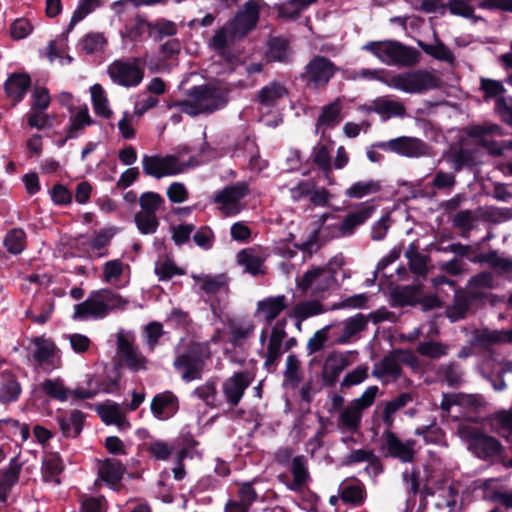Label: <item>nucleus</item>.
I'll return each instance as SVG.
<instances>
[{
    "mask_svg": "<svg viewBox=\"0 0 512 512\" xmlns=\"http://www.w3.org/2000/svg\"><path fill=\"white\" fill-rule=\"evenodd\" d=\"M368 320L362 314L358 313L353 317L347 318L344 321V328L342 334L336 339L337 344H347L351 338L367 328Z\"/></svg>",
    "mask_w": 512,
    "mask_h": 512,
    "instance_id": "nucleus-32",
    "label": "nucleus"
},
{
    "mask_svg": "<svg viewBox=\"0 0 512 512\" xmlns=\"http://www.w3.org/2000/svg\"><path fill=\"white\" fill-rule=\"evenodd\" d=\"M288 94L286 87L278 81L263 86L257 94V101L265 107H273Z\"/></svg>",
    "mask_w": 512,
    "mask_h": 512,
    "instance_id": "nucleus-31",
    "label": "nucleus"
},
{
    "mask_svg": "<svg viewBox=\"0 0 512 512\" xmlns=\"http://www.w3.org/2000/svg\"><path fill=\"white\" fill-rule=\"evenodd\" d=\"M259 0H248L232 19L227 23L229 26V37L231 42L241 40L252 31L259 20Z\"/></svg>",
    "mask_w": 512,
    "mask_h": 512,
    "instance_id": "nucleus-6",
    "label": "nucleus"
},
{
    "mask_svg": "<svg viewBox=\"0 0 512 512\" xmlns=\"http://www.w3.org/2000/svg\"><path fill=\"white\" fill-rule=\"evenodd\" d=\"M252 381L253 377L247 370L235 372L225 379L222 383V393L230 409L239 405Z\"/></svg>",
    "mask_w": 512,
    "mask_h": 512,
    "instance_id": "nucleus-14",
    "label": "nucleus"
},
{
    "mask_svg": "<svg viewBox=\"0 0 512 512\" xmlns=\"http://www.w3.org/2000/svg\"><path fill=\"white\" fill-rule=\"evenodd\" d=\"M467 443L472 454L484 461L497 463V460L505 452L503 445L497 438L479 429H474L467 434Z\"/></svg>",
    "mask_w": 512,
    "mask_h": 512,
    "instance_id": "nucleus-7",
    "label": "nucleus"
},
{
    "mask_svg": "<svg viewBox=\"0 0 512 512\" xmlns=\"http://www.w3.org/2000/svg\"><path fill=\"white\" fill-rule=\"evenodd\" d=\"M192 159L189 163L181 164L179 159L175 155H144L142 157V168L143 172L147 176L161 179L165 176H172L180 174L186 167H189Z\"/></svg>",
    "mask_w": 512,
    "mask_h": 512,
    "instance_id": "nucleus-9",
    "label": "nucleus"
},
{
    "mask_svg": "<svg viewBox=\"0 0 512 512\" xmlns=\"http://www.w3.org/2000/svg\"><path fill=\"white\" fill-rule=\"evenodd\" d=\"M341 106L337 101L325 105L321 109V113L317 119L318 126H329L340 121L339 115Z\"/></svg>",
    "mask_w": 512,
    "mask_h": 512,
    "instance_id": "nucleus-59",
    "label": "nucleus"
},
{
    "mask_svg": "<svg viewBox=\"0 0 512 512\" xmlns=\"http://www.w3.org/2000/svg\"><path fill=\"white\" fill-rule=\"evenodd\" d=\"M187 95V100L168 101L167 108L180 107L182 113L196 117L200 114H211L227 104L224 93L219 88L207 84L191 87Z\"/></svg>",
    "mask_w": 512,
    "mask_h": 512,
    "instance_id": "nucleus-1",
    "label": "nucleus"
},
{
    "mask_svg": "<svg viewBox=\"0 0 512 512\" xmlns=\"http://www.w3.org/2000/svg\"><path fill=\"white\" fill-rule=\"evenodd\" d=\"M288 308L287 297L285 295H277L264 298L257 303V312L264 313L265 321L270 325L282 311Z\"/></svg>",
    "mask_w": 512,
    "mask_h": 512,
    "instance_id": "nucleus-25",
    "label": "nucleus"
},
{
    "mask_svg": "<svg viewBox=\"0 0 512 512\" xmlns=\"http://www.w3.org/2000/svg\"><path fill=\"white\" fill-rule=\"evenodd\" d=\"M266 56L270 62L288 63L290 61L289 41L283 37L271 38Z\"/></svg>",
    "mask_w": 512,
    "mask_h": 512,
    "instance_id": "nucleus-33",
    "label": "nucleus"
},
{
    "mask_svg": "<svg viewBox=\"0 0 512 512\" xmlns=\"http://www.w3.org/2000/svg\"><path fill=\"white\" fill-rule=\"evenodd\" d=\"M323 312V305L319 301L306 300L297 303L288 316L299 321H304L309 317L319 315Z\"/></svg>",
    "mask_w": 512,
    "mask_h": 512,
    "instance_id": "nucleus-39",
    "label": "nucleus"
},
{
    "mask_svg": "<svg viewBox=\"0 0 512 512\" xmlns=\"http://www.w3.org/2000/svg\"><path fill=\"white\" fill-rule=\"evenodd\" d=\"M94 295L105 306V317L115 309H124L128 304V300L117 294L111 289L94 290Z\"/></svg>",
    "mask_w": 512,
    "mask_h": 512,
    "instance_id": "nucleus-42",
    "label": "nucleus"
},
{
    "mask_svg": "<svg viewBox=\"0 0 512 512\" xmlns=\"http://www.w3.org/2000/svg\"><path fill=\"white\" fill-rule=\"evenodd\" d=\"M367 496L365 485L358 479L345 480L339 486V497L345 504L361 506Z\"/></svg>",
    "mask_w": 512,
    "mask_h": 512,
    "instance_id": "nucleus-22",
    "label": "nucleus"
},
{
    "mask_svg": "<svg viewBox=\"0 0 512 512\" xmlns=\"http://www.w3.org/2000/svg\"><path fill=\"white\" fill-rule=\"evenodd\" d=\"M417 352L431 359H439L448 353V347L441 342L433 340L420 342L417 346Z\"/></svg>",
    "mask_w": 512,
    "mask_h": 512,
    "instance_id": "nucleus-56",
    "label": "nucleus"
},
{
    "mask_svg": "<svg viewBox=\"0 0 512 512\" xmlns=\"http://www.w3.org/2000/svg\"><path fill=\"white\" fill-rule=\"evenodd\" d=\"M150 409L158 420H168L179 410L178 397L172 391L158 393L153 397Z\"/></svg>",
    "mask_w": 512,
    "mask_h": 512,
    "instance_id": "nucleus-17",
    "label": "nucleus"
},
{
    "mask_svg": "<svg viewBox=\"0 0 512 512\" xmlns=\"http://www.w3.org/2000/svg\"><path fill=\"white\" fill-rule=\"evenodd\" d=\"M499 130V126L497 124L491 125H470L464 128V133L469 137L478 140V143L487 147L488 142L485 138L488 135H492Z\"/></svg>",
    "mask_w": 512,
    "mask_h": 512,
    "instance_id": "nucleus-51",
    "label": "nucleus"
},
{
    "mask_svg": "<svg viewBox=\"0 0 512 512\" xmlns=\"http://www.w3.org/2000/svg\"><path fill=\"white\" fill-rule=\"evenodd\" d=\"M449 160L452 163L454 172H460L464 168L472 170L477 164L476 152L462 147L455 150Z\"/></svg>",
    "mask_w": 512,
    "mask_h": 512,
    "instance_id": "nucleus-41",
    "label": "nucleus"
},
{
    "mask_svg": "<svg viewBox=\"0 0 512 512\" xmlns=\"http://www.w3.org/2000/svg\"><path fill=\"white\" fill-rule=\"evenodd\" d=\"M290 471L292 473L293 480L291 482H287L286 487L294 492H303L304 487L310 480L307 460L304 455H298L292 458Z\"/></svg>",
    "mask_w": 512,
    "mask_h": 512,
    "instance_id": "nucleus-24",
    "label": "nucleus"
},
{
    "mask_svg": "<svg viewBox=\"0 0 512 512\" xmlns=\"http://www.w3.org/2000/svg\"><path fill=\"white\" fill-rule=\"evenodd\" d=\"M381 188L379 180L357 181L345 190V196L351 199H361L367 195L378 193Z\"/></svg>",
    "mask_w": 512,
    "mask_h": 512,
    "instance_id": "nucleus-38",
    "label": "nucleus"
},
{
    "mask_svg": "<svg viewBox=\"0 0 512 512\" xmlns=\"http://www.w3.org/2000/svg\"><path fill=\"white\" fill-rule=\"evenodd\" d=\"M312 158L313 162L318 166L320 170L324 172L326 176L331 173V156L326 145L317 144L313 148Z\"/></svg>",
    "mask_w": 512,
    "mask_h": 512,
    "instance_id": "nucleus-58",
    "label": "nucleus"
},
{
    "mask_svg": "<svg viewBox=\"0 0 512 512\" xmlns=\"http://www.w3.org/2000/svg\"><path fill=\"white\" fill-rule=\"evenodd\" d=\"M107 73L111 80L123 87H136L144 77V69L141 67L139 58L131 60H115L107 69Z\"/></svg>",
    "mask_w": 512,
    "mask_h": 512,
    "instance_id": "nucleus-10",
    "label": "nucleus"
},
{
    "mask_svg": "<svg viewBox=\"0 0 512 512\" xmlns=\"http://www.w3.org/2000/svg\"><path fill=\"white\" fill-rule=\"evenodd\" d=\"M255 330L253 321H247L244 325H232L229 331V343L233 347H239L243 341L249 338Z\"/></svg>",
    "mask_w": 512,
    "mask_h": 512,
    "instance_id": "nucleus-52",
    "label": "nucleus"
},
{
    "mask_svg": "<svg viewBox=\"0 0 512 512\" xmlns=\"http://www.w3.org/2000/svg\"><path fill=\"white\" fill-rule=\"evenodd\" d=\"M134 221L139 232L144 235L155 233L160 224L156 215L142 212L134 215Z\"/></svg>",
    "mask_w": 512,
    "mask_h": 512,
    "instance_id": "nucleus-57",
    "label": "nucleus"
},
{
    "mask_svg": "<svg viewBox=\"0 0 512 512\" xmlns=\"http://www.w3.org/2000/svg\"><path fill=\"white\" fill-rule=\"evenodd\" d=\"M234 154L239 157L243 156L249 159V166L254 168L260 158L259 147L255 139L250 136H245L242 140L238 141L235 146Z\"/></svg>",
    "mask_w": 512,
    "mask_h": 512,
    "instance_id": "nucleus-37",
    "label": "nucleus"
},
{
    "mask_svg": "<svg viewBox=\"0 0 512 512\" xmlns=\"http://www.w3.org/2000/svg\"><path fill=\"white\" fill-rule=\"evenodd\" d=\"M419 289L413 285L396 286L390 292V305L394 308L415 306L418 303Z\"/></svg>",
    "mask_w": 512,
    "mask_h": 512,
    "instance_id": "nucleus-27",
    "label": "nucleus"
},
{
    "mask_svg": "<svg viewBox=\"0 0 512 512\" xmlns=\"http://www.w3.org/2000/svg\"><path fill=\"white\" fill-rule=\"evenodd\" d=\"M375 210V205L369 201L357 204L354 210L344 216L341 224L334 226L338 231V236H352L358 227L364 225L372 217Z\"/></svg>",
    "mask_w": 512,
    "mask_h": 512,
    "instance_id": "nucleus-15",
    "label": "nucleus"
},
{
    "mask_svg": "<svg viewBox=\"0 0 512 512\" xmlns=\"http://www.w3.org/2000/svg\"><path fill=\"white\" fill-rule=\"evenodd\" d=\"M495 111L503 123L512 127V97H498L495 100Z\"/></svg>",
    "mask_w": 512,
    "mask_h": 512,
    "instance_id": "nucleus-64",
    "label": "nucleus"
},
{
    "mask_svg": "<svg viewBox=\"0 0 512 512\" xmlns=\"http://www.w3.org/2000/svg\"><path fill=\"white\" fill-rule=\"evenodd\" d=\"M368 378V367L366 365L357 366L353 371L348 372L340 383V390L343 392L352 386L362 383Z\"/></svg>",
    "mask_w": 512,
    "mask_h": 512,
    "instance_id": "nucleus-62",
    "label": "nucleus"
},
{
    "mask_svg": "<svg viewBox=\"0 0 512 512\" xmlns=\"http://www.w3.org/2000/svg\"><path fill=\"white\" fill-rule=\"evenodd\" d=\"M32 80L29 74L23 72H14L8 76L4 83V91L6 96L12 100L14 105L20 103L28 90L30 89Z\"/></svg>",
    "mask_w": 512,
    "mask_h": 512,
    "instance_id": "nucleus-19",
    "label": "nucleus"
},
{
    "mask_svg": "<svg viewBox=\"0 0 512 512\" xmlns=\"http://www.w3.org/2000/svg\"><path fill=\"white\" fill-rule=\"evenodd\" d=\"M476 221V217L473 214V211L466 209L458 211L453 219L452 224L454 228L461 230V236L463 238H468L470 232L474 229V222Z\"/></svg>",
    "mask_w": 512,
    "mask_h": 512,
    "instance_id": "nucleus-49",
    "label": "nucleus"
},
{
    "mask_svg": "<svg viewBox=\"0 0 512 512\" xmlns=\"http://www.w3.org/2000/svg\"><path fill=\"white\" fill-rule=\"evenodd\" d=\"M21 385L11 371L0 373V403L8 404L18 400L21 394Z\"/></svg>",
    "mask_w": 512,
    "mask_h": 512,
    "instance_id": "nucleus-26",
    "label": "nucleus"
},
{
    "mask_svg": "<svg viewBox=\"0 0 512 512\" xmlns=\"http://www.w3.org/2000/svg\"><path fill=\"white\" fill-rule=\"evenodd\" d=\"M209 342L191 341L178 352L173 361L174 369L180 373L181 380L189 383L203 377L206 361L211 358Z\"/></svg>",
    "mask_w": 512,
    "mask_h": 512,
    "instance_id": "nucleus-2",
    "label": "nucleus"
},
{
    "mask_svg": "<svg viewBox=\"0 0 512 512\" xmlns=\"http://www.w3.org/2000/svg\"><path fill=\"white\" fill-rule=\"evenodd\" d=\"M90 91L95 114L104 119H110L113 112L109 108V101L104 88L100 84L96 83L90 88Z\"/></svg>",
    "mask_w": 512,
    "mask_h": 512,
    "instance_id": "nucleus-34",
    "label": "nucleus"
},
{
    "mask_svg": "<svg viewBox=\"0 0 512 512\" xmlns=\"http://www.w3.org/2000/svg\"><path fill=\"white\" fill-rule=\"evenodd\" d=\"M436 374L449 387H457L461 383V371L457 362L440 365Z\"/></svg>",
    "mask_w": 512,
    "mask_h": 512,
    "instance_id": "nucleus-48",
    "label": "nucleus"
},
{
    "mask_svg": "<svg viewBox=\"0 0 512 512\" xmlns=\"http://www.w3.org/2000/svg\"><path fill=\"white\" fill-rule=\"evenodd\" d=\"M237 260L238 263L244 267L245 272L251 274L252 276H258L265 273L262 269L264 259L259 255L243 249L238 253Z\"/></svg>",
    "mask_w": 512,
    "mask_h": 512,
    "instance_id": "nucleus-43",
    "label": "nucleus"
},
{
    "mask_svg": "<svg viewBox=\"0 0 512 512\" xmlns=\"http://www.w3.org/2000/svg\"><path fill=\"white\" fill-rule=\"evenodd\" d=\"M373 104V111L380 115H385L387 118L392 116L403 117L406 112L404 104L399 101L377 98Z\"/></svg>",
    "mask_w": 512,
    "mask_h": 512,
    "instance_id": "nucleus-45",
    "label": "nucleus"
},
{
    "mask_svg": "<svg viewBox=\"0 0 512 512\" xmlns=\"http://www.w3.org/2000/svg\"><path fill=\"white\" fill-rule=\"evenodd\" d=\"M318 0H286L283 3L275 5L274 9L277 16L284 20H295L310 5Z\"/></svg>",
    "mask_w": 512,
    "mask_h": 512,
    "instance_id": "nucleus-29",
    "label": "nucleus"
},
{
    "mask_svg": "<svg viewBox=\"0 0 512 512\" xmlns=\"http://www.w3.org/2000/svg\"><path fill=\"white\" fill-rule=\"evenodd\" d=\"M41 387L46 395L61 402L66 401L69 394L71 393L70 390L64 386L63 381L59 378L46 379L41 384Z\"/></svg>",
    "mask_w": 512,
    "mask_h": 512,
    "instance_id": "nucleus-50",
    "label": "nucleus"
},
{
    "mask_svg": "<svg viewBox=\"0 0 512 512\" xmlns=\"http://www.w3.org/2000/svg\"><path fill=\"white\" fill-rule=\"evenodd\" d=\"M72 318L76 321H84L89 318H105V306L94 295V290L90 293L89 297L85 301L74 306V313Z\"/></svg>",
    "mask_w": 512,
    "mask_h": 512,
    "instance_id": "nucleus-21",
    "label": "nucleus"
},
{
    "mask_svg": "<svg viewBox=\"0 0 512 512\" xmlns=\"http://www.w3.org/2000/svg\"><path fill=\"white\" fill-rule=\"evenodd\" d=\"M85 414L81 410H73L69 414V416H59L57 417L58 424L60 426L61 432L65 437L75 438L80 435L83 424H84Z\"/></svg>",
    "mask_w": 512,
    "mask_h": 512,
    "instance_id": "nucleus-28",
    "label": "nucleus"
},
{
    "mask_svg": "<svg viewBox=\"0 0 512 512\" xmlns=\"http://www.w3.org/2000/svg\"><path fill=\"white\" fill-rule=\"evenodd\" d=\"M249 194V186L246 182H237L225 186L218 191L213 198V202L219 204V211L225 217H231L239 214L242 210L240 201Z\"/></svg>",
    "mask_w": 512,
    "mask_h": 512,
    "instance_id": "nucleus-12",
    "label": "nucleus"
},
{
    "mask_svg": "<svg viewBox=\"0 0 512 512\" xmlns=\"http://www.w3.org/2000/svg\"><path fill=\"white\" fill-rule=\"evenodd\" d=\"M184 270L178 267L171 259H166L155 266V274L159 281H169L174 276L184 275Z\"/></svg>",
    "mask_w": 512,
    "mask_h": 512,
    "instance_id": "nucleus-61",
    "label": "nucleus"
},
{
    "mask_svg": "<svg viewBox=\"0 0 512 512\" xmlns=\"http://www.w3.org/2000/svg\"><path fill=\"white\" fill-rule=\"evenodd\" d=\"M117 350L131 371L138 372L147 369V358L138 352L133 341L127 339L122 333L117 335Z\"/></svg>",
    "mask_w": 512,
    "mask_h": 512,
    "instance_id": "nucleus-16",
    "label": "nucleus"
},
{
    "mask_svg": "<svg viewBox=\"0 0 512 512\" xmlns=\"http://www.w3.org/2000/svg\"><path fill=\"white\" fill-rule=\"evenodd\" d=\"M164 202L165 200L160 194L152 191L144 192L139 197L140 212L156 215Z\"/></svg>",
    "mask_w": 512,
    "mask_h": 512,
    "instance_id": "nucleus-54",
    "label": "nucleus"
},
{
    "mask_svg": "<svg viewBox=\"0 0 512 512\" xmlns=\"http://www.w3.org/2000/svg\"><path fill=\"white\" fill-rule=\"evenodd\" d=\"M125 473V465L116 458L104 459L98 469L99 478L110 487L117 486Z\"/></svg>",
    "mask_w": 512,
    "mask_h": 512,
    "instance_id": "nucleus-23",
    "label": "nucleus"
},
{
    "mask_svg": "<svg viewBox=\"0 0 512 512\" xmlns=\"http://www.w3.org/2000/svg\"><path fill=\"white\" fill-rule=\"evenodd\" d=\"M55 308V301L51 298H45L38 308L39 313L34 314L32 309L26 311V317L29 318L32 322L37 324H46L52 315V312Z\"/></svg>",
    "mask_w": 512,
    "mask_h": 512,
    "instance_id": "nucleus-55",
    "label": "nucleus"
},
{
    "mask_svg": "<svg viewBox=\"0 0 512 512\" xmlns=\"http://www.w3.org/2000/svg\"><path fill=\"white\" fill-rule=\"evenodd\" d=\"M337 71L338 67L329 58L315 55L306 64L300 79L307 87L320 89L328 85Z\"/></svg>",
    "mask_w": 512,
    "mask_h": 512,
    "instance_id": "nucleus-5",
    "label": "nucleus"
},
{
    "mask_svg": "<svg viewBox=\"0 0 512 512\" xmlns=\"http://www.w3.org/2000/svg\"><path fill=\"white\" fill-rule=\"evenodd\" d=\"M69 126L67 127V138H77L86 126H91L95 121L90 117L87 106L79 108V110L69 119Z\"/></svg>",
    "mask_w": 512,
    "mask_h": 512,
    "instance_id": "nucleus-36",
    "label": "nucleus"
},
{
    "mask_svg": "<svg viewBox=\"0 0 512 512\" xmlns=\"http://www.w3.org/2000/svg\"><path fill=\"white\" fill-rule=\"evenodd\" d=\"M62 460L57 454H52L47 457L41 467L42 480L44 482H54L60 484L59 475L63 471Z\"/></svg>",
    "mask_w": 512,
    "mask_h": 512,
    "instance_id": "nucleus-40",
    "label": "nucleus"
},
{
    "mask_svg": "<svg viewBox=\"0 0 512 512\" xmlns=\"http://www.w3.org/2000/svg\"><path fill=\"white\" fill-rule=\"evenodd\" d=\"M3 245L6 247L10 254L18 255L26 247V233L22 228L10 229L4 239Z\"/></svg>",
    "mask_w": 512,
    "mask_h": 512,
    "instance_id": "nucleus-44",
    "label": "nucleus"
},
{
    "mask_svg": "<svg viewBox=\"0 0 512 512\" xmlns=\"http://www.w3.org/2000/svg\"><path fill=\"white\" fill-rule=\"evenodd\" d=\"M193 395L202 400L206 406L215 409L222 406L223 402L218 396L214 380H207L203 385L194 389Z\"/></svg>",
    "mask_w": 512,
    "mask_h": 512,
    "instance_id": "nucleus-35",
    "label": "nucleus"
},
{
    "mask_svg": "<svg viewBox=\"0 0 512 512\" xmlns=\"http://www.w3.org/2000/svg\"><path fill=\"white\" fill-rule=\"evenodd\" d=\"M230 40L229 37V26L228 23L220 27L218 30H216L215 34L209 41V46L212 48L219 56H222L226 59H228L226 55V50L228 48V43Z\"/></svg>",
    "mask_w": 512,
    "mask_h": 512,
    "instance_id": "nucleus-53",
    "label": "nucleus"
},
{
    "mask_svg": "<svg viewBox=\"0 0 512 512\" xmlns=\"http://www.w3.org/2000/svg\"><path fill=\"white\" fill-rule=\"evenodd\" d=\"M486 299L487 294L482 291L472 289L468 291H457L453 303L446 309V316L451 322L462 320L473 306L482 304Z\"/></svg>",
    "mask_w": 512,
    "mask_h": 512,
    "instance_id": "nucleus-13",
    "label": "nucleus"
},
{
    "mask_svg": "<svg viewBox=\"0 0 512 512\" xmlns=\"http://www.w3.org/2000/svg\"><path fill=\"white\" fill-rule=\"evenodd\" d=\"M386 152H393L407 158H419L429 155L430 147L416 137L400 136L388 141L376 142L372 145Z\"/></svg>",
    "mask_w": 512,
    "mask_h": 512,
    "instance_id": "nucleus-11",
    "label": "nucleus"
},
{
    "mask_svg": "<svg viewBox=\"0 0 512 512\" xmlns=\"http://www.w3.org/2000/svg\"><path fill=\"white\" fill-rule=\"evenodd\" d=\"M19 454L10 459L6 468L0 469V503H5L13 486L20 478L23 463L20 462Z\"/></svg>",
    "mask_w": 512,
    "mask_h": 512,
    "instance_id": "nucleus-20",
    "label": "nucleus"
},
{
    "mask_svg": "<svg viewBox=\"0 0 512 512\" xmlns=\"http://www.w3.org/2000/svg\"><path fill=\"white\" fill-rule=\"evenodd\" d=\"M100 4V0H79L77 8L72 14L70 23L63 34H69L77 23L93 12L96 7L100 6Z\"/></svg>",
    "mask_w": 512,
    "mask_h": 512,
    "instance_id": "nucleus-47",
    "label": "nucleus"
},
{
    "mask_svg": "<svg viewBox=\"0 0 512 512\" xmlns=\"http://www.w3.org/2000/svg\"><path fill=\"white\" fill-rule=\"evenodd\" d=\"M350 364L348 358L337 352H331L322 367L321 379L324 387H333L340 374Z\"/></svg>",
    "mask_w": 512,
    "mask_h": 512,
    "instance_id": "nucleus-18",
    "label": "nucleus"
},
{
    "mask_svg": "<svg viewBox=\"0 0 512 512\" xmlns=\"http://www.w3.org/2000/svg\"><path fill=\"white\" fill-rule=\"evenodd\" d=\"M361 413L362 412L349 404L340 414L342 426L351 431H356L360 427Z\"/></svg>",
    "mask_w": 512,
    "mask_h": 512,
    "instance_id": "nucleus-63",
    "label": "nucleus"
},
{
    "mask_svg": "<svg viewBox=\"0 0 512 512\" xmlns=\"http://www.w3.org/2000/svg\"><path fill=\"white\" fill-rule=\"evenodd\" d=\"M385 84L409 94H422L438 88L439 79L425 69L410 70L393 75Z\"/></svg>",
    "mask_w": 512,
    "mask_h": 512,
    "instance_id": "nucleus-4",
    "label": "nucleus"
},
{
    "mask_svg": "<svg viewBox=\"0 0 512 512\" xmlns=\"http://www.w3.org/2000/svg\"><path fill=\"white\" fill-rule=\"evenodd\" d=\"M405 256L408 259L409 268L413 273L418 275L426 273V257L419 253L413 245L405 252Z\"/></svg>",
    "mask_w": 512,
    "mask_h": 512,
    "instance_id": "nucleus-60",
    "label": "nucleus"
},
{
    "mask_svg": "<svg viewBox=\"0 0 512 512\" xmlns=\"http://www.w3.org/2000/svg\"><path fill=\"white\" fill-rule=\"evenodd\" d=\"M381 62L388 65L411 67L420 59V52L395 40L371 41L363 46Z\"/></svg>",
    "mask_w": 512,
    "mask_h": 512,
    "instance_id": "nucleus-3",
    "label": "nucleus"
},
{
    "mask_svg": "<svg viewBox=\"0 0 512 512\" xmlns=\"http://www.w3.org/2000/svg\"><path fill=\"white\" fill-rule=\"evenodd\" d=\"M36 348L33 351V359L41 366H54V357L57 350L55 343L43 337H36L33 340Z\"/></svg>",
    "mask_w": 512,
    "mask_h": 512,
    "instance_id": "nucleus-30",
    "label": "nucleus"
},
{
    "mask_svg": "<svg viewBox=\"0 0 512 512\" xmlns=\"http://www.w3.org/2000/svg\"><path fill=\"white\" fill-rule=\"evenodd\" d=\"M416 441L407 439L402 441L395 432L383 431L380 440V452L384 458L397 459L402 463H412L415 459Z\"/></svg>",
    "mask_w": 512,
    "mask_h": 512,
    "instance_id": "nucleus-8",
    "label": "nucleus"
},
{
    "mask_svg": "<svg viewBox=\"0 0 512 512\" xmlns=\"http://www.w3.org/2000/svg\"><path fill=\"white\" fill-rule=\"evenodd\" d=\"M177 34V26L173 21L161 18L149 23V37L154 41H161L163 37H172Z\"/></svg>",
    "mask_w": 512,
    "mask_h": 512,
    "instance_id": "nucleus-46",
    "label": "nucleus"
}]
</instances>
